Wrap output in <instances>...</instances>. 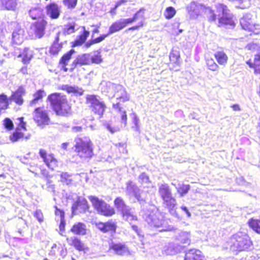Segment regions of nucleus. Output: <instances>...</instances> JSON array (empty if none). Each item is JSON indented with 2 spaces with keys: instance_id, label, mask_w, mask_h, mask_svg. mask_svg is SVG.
<instances>
[{
  "instance_id": "nucleus-4",
  "label": "nucleus",
  "mask_w": 260,
  "mask_h": 260,
  "mask_svg": "<svg viewBox=\"0 0 260 260\" xmlns=\"http://www.w3.org/2000/svg\"><path fill=\"white\" fill-rule=\"evenodd\" d=\"M229 245L231 249L237 251H248L253 248L249 237L242 232L233 235L230 238Z\"/></svg>"
},
{
  "instance_id": "nucleus-2",
  "label": "nucleus",
  "mask_w": 260,
  "mask_h": 260,
  "mask_svg": "<svg viewBox=\"0 0 260 260\" xmlns=\"http://www.w3.org/2000/svg\"><path fill=\"white\" fill-rule=\"evenodd\" d=\"M48 100L57 115L68 116L71 113V106L66 96L60 93H53L48 95Z\"/></svg>"
},
{
  "instance_id": "nucleus-8",
  "label": "nucleus",
  "mask_w": 260,
  "mask_h": 260,
  "mask_svg": "<svg viewBox=\"0 0 260 260\" xmlns=\"http://www.w3.org/2000/svg\"><path fill=\"white\" fill-rule=\"evenodd\" d=\"M86 102L90 105L91 109L94 114L100 117L103 115L106 105L100 97L94 95H88L86 96Z\"/></svg>"
},
{
  "instance_id": "nucleus-5",
  "label": "nucleus",
  "mask_w": 260,
  "mask_h": 260,
  "mask_svg": "<svg viewBox=\"0 0 260 260\" xmlns=\"http://www.w3.org/2000/svg\"><path fill=\"white\" fill-rule=\"evenodd\" d=\"M88 199L98 213L105 216H111L115 214L114 208L104 200L95 196H89Z\"/></svg>"
},
{
  "instance_id": "nucleus-46",
  "label": "nucleus",
  "mask_w": 260,
  "mask_h": 260,
  "mask_svg": "<svg viewBox=\"0 0 260 260\" xmlns=\"http://www.w3.org/2000/svg\"><path fill=\"white\" fill-rule=\"evenodd\" d=\"M62 48L61 44L58 43V41L56 40L52 45L50 48V53L52 54H57Z\"/></svg>"
},
{
  "instance_id": "nucleus-44",
  "label": "nucleus",
  "mask_w": 260,
  "mask_h": 260,
  "mask_svg": "<svg viewBox=\"0 0 260 260\" xmlns=\"http://www.w3.org/2000/svg\"><path fill=\"white\" fill-rule=\"evenodd\" d=\"M206 64L208 69L212 71H217L219 69V66L212 58H206Z\"/></svg>"
},
{
  "instance_id": "nucleus-30",
  "label": "nucleus",
  "mask_w": 260,
  "mask_h": 260,
  "mask_svg": "<svg viewBox=\"0 0 260 260\" xmlns=\"http://www.w3.org/2000/svg\"><path fill=\"white\" fill-rule=\"evenodd\" d=\"M55 214L57 217L59 218V220L60 221L59 225L60 230H64L66 224L64 211L61 209H58L56 206H55Z\"/></svg>"
},
{
  "instance_id": "nucleus-51",
  "label": "nucleus",
  "mask_w": 260,
  "mask_h": 260,
  "mask_svg": "<svg viewBox=\"0 0 260 260\" xmlns=\"http://www.w3.org/2000/svg\"><path fill=\"white\" fill-rule=\"evenodd\" d=\"M77 0H63L64 5L69 9L74 8L77 5Z\"/></svg>"
},
{
  "instance_id": "nucleus-15",
  "label": "nucleus",
  "mask_w": 260,
  "mask_h": 260,
  "mask_svg": "<svg viewBox=\"0 0 260 260\" xmlns=\"http://www.w3.org/2000/svg\"><path fill=\"white\" fill-rule=\"evenodd\" d=\"M162 204L171 215L176 217H178L176 212L177 201L173 196L162 200Z\"/></svg>"
},
{
  "instance_id": "nucleus-42",
  "label": "nucleus",
  "mask_w": 260,
  "mask_h": 260,
  "mask_svg": "<svg viewBox=\"0 0 260 260\" xmlns=\"http://www.w3.org/2000/svg\"><path fill=\"white\" fill-rule=\"evenodd\" d=\"M44 91L43 90H39L34 94V99L30 102V105L33 106L40 99H41L45 95Z\"/></svg>"
},
{
  "instance_id": "nucleus-28",
  "label": "nucleus",
  "mask_w": 260,
  "mask_h": 260,
  "mask_svg": "<svg viewBox=\"0 0 260 260\" xmlns=\"http://www.w3.org/2000/svg\"><path fill=\"white\" fill-rule=\"evenodd\" d=\"M2 6L5 9L14 11L17 7V0H1Z\"/></svg>"
},
{
  "instance_id": "nucleus-53",
  "label": "nucleus",
  "mask_w": 260,
  "mask_h": 260,
  "mask_svg": "<svg viewBox=\"0 0 260 260\" xmlns=\"http://www.w3.org/2000/svg\"><path fill=\"white\" fill-rule=\"evenodd\" d=\"M210 12H205V15H207L208 19L210 21H215L217 15L215 14L212 9L209 7Z\"/></svg>"
},
{
  "instance_id": "nucleus-32",
  "label": "nucleus",
  "mask_w": 260,
  "mask_h": 260,
  "mask_svg": "<svg viewBox=\"0 0 260 260\" xmlns=\"http://www.w3.org/2000/svg\"><path fill=\"white\" fill-rule=\"evenodd\" d=\"M183 246L174 243H171L167 249V253L169 254H175L183 250Z\"/></svg>"
},
{
  "instance_id": "nucleus-49",
  "label": "nucleus",
  "mask_w": 260,
  "mask_h": 260,
  "mask_svg": "<svg viewBox=\"0 0 260 260\" xmlns=\"http://www.w3.org/2000/svg\"><path fill=\"white\" fill-rule=\"evenodd\" d=\"M178 192L180 194L181 197L186 194L190 189L189 185L182 184L179 187H176Z\"/></svg>"
},
{
  "instance_id": "nucleus-3",
  "label": "nucleus",
  "mask_w": 260,
  "mask_h": 260,
  "mask_svg": "<svg viewBox=\"0 0 260 260\" xmlns=\"http://www.w3.org/2000/svg\"><path fill=\"white\" fill-rule=\"evenodd\" d=\"M74 150L82 160H88L93 155V143L88 137L76 138Z\"/></svg>"
},
{
  "instance_id": "nucleus-7",
  "label": "nucleus",
  "mask_w": 260,
  "mask_h": 260,
  "mask_svg": "<svg viewBox=\"0 0 260 260\" xmlns=\"http://www.w3.org/2000/svg\"><path fill=\"white\" fill-rule=\"evenodd\" d=\"M240 22L242 28L250 32V35L260 33L259 25L255 22L253 16L252 14L250 13L246 14L241 18Z\"/></svg>"
},
{
  "instance_id": "nucleus-43",
  "label": "nucleus",
  "mask_w": 260,
  "mask_h": 260,
  "mask_svg": "<svg viewBox=\"0 0 260 260\" xmlns=\"http://www.w3.org/2000/svg\"><path fill=\"white\" fill-rule=\"evenodd\" d=\"M8 107V101L6 95L0 94V112L6 109Z\"/></svg>"
},
{
  "instance_id": "nucleus-38",
  "label": "nucleus",
  "mask_w": 260,
  "mask_h": 260,
  "mask_svg": "<svg viewBox=\"0 0 260 260\" xmlns=\"http://www.w3.org/2000/svg\"><path fill=\"white\" fill-rule=\"evenodd\" d=\"M248 224L254 231L260 234V219L251 218L248 221Z\"/></svg>"
},
{
  "instance_id": "nucleus-20",
  "label": "nucleus",
  "mask_w": 260,
  "mask_h": 260,
  "mask_svg": "<svg viewBox=\"0 0 260 260\" xmlns=\"http://www.w3.org/2000/svg\"><path fill=\"white\" fill-rule=\"evenodd\" d=\"M25 93V90L22 86H20L15 91L13 92L12 95L10 98V100L14 102L18 105H22L23 100L22 96Z\"/></svg>"
},
{
  "instance_id": "nucleus-13",
  "label": "nucleus",
  "mask_w": 260,
  "mask_h": 260,
  "mask_svg": "<svg viewBox=\"0 0 260 260\" xmlns=\"http://www.w3.org/2000/svg\"><path fill=\"white\" fill-rule=\"evenodd\" d=\"M39 154L49 169L53 170L57 166V160L53 154H47L46 150L41 149Z\"/></svg>"
},
{
  "instance_id": "nucleus-59",
  "label": "nucleus",
  "mask_w": 260,
  "mask_h": 260,
  "mask_svg": "<svg viewBox=\"0 0 260 260\" xmlns=\"http://www.w3.org/2000/svg\"><path fill=\"white\" fill-rule=\"evenodd\" d=\"M107 129L112 134H113L119 130L118 127H113L110 124L107 123L106 125Z\"/></svg>"
},
{
  "instance_id": "nucleus-39",
  "label": "nucleus",
  "mask_w": 260,
  "mask_h": 260,
  "mask_svg": "<svg viewBox=\"0 0 260 260\" xmlns=\"http://www.w3.org/2000/svg\"><path fill=\"white\" fill-rule=\"evenodd\" d=\"M113 107L114 109H117L118 112L121 115V118L122 122H124V125L126 124V121H127V116L126 114V111L124 110H123L122 108H120L119 107V103H117L116 104H113Z\"/></svg>"
},
{
  "instance_id": "nucleus-34",
  "label": "nucleus",
  "mask_w": 260,
  "mask_h": 260,
  "mask_svg": "<svg viewBox=\"0 0 260 260\" xmlns=\"http://www.w3.org/2000/svg\"><path fill=\"white\" fill-rule=\"evenodd\" d=\"M24 134L21 129L19 128H17L13 133L10 136V140L13 142H15L19 141L20 139L23 138Z\"/></svg>"
},
{
  "instance_id": "nucleus-37",
  "label": "nucleus",
  "mask_w": 260,
  "mask_h": 260,
  "mask_svg": "<svg viewBox=\"0 0 260 260\" xmlns=\"http://www.w3.org/2000/svg\"><path fill=\"white\" fill-rule=\"evenodd\" d=\"M64 89L68 93H73L76 95H82L84 92V90L82 88H80L77 86H66Z\"/></svg>"
},
{
  "instance_id": "nucleus-50",
  "label": "nucleus",
  "mask_w": 260,
  "mask_h": 260,
  "mask_svg": "<svg viewBox=\"0 0 260 260\" xmlns=\"http://www.w3.org/2000/svg\"><path fill=\"white\" fill-rule=\"evenodd\" d=\"M176 11L173 7H170L166 9L165 15L167 19H171L175 15Z\"/></svg>"
},
{
  "instance_id": "nucleus-54",
  "label": "nucleus",
  "mask_w": 260,
  "mask_h": 260,
  "mask_svg": "<svg viewBox=\"0 0 260 260\" xmlns=\"http://www.w3.org/2000/svg\"><path fill=\"white\" fill-rule=\"evenodd\" d=\"M4 125L8 129H12L13 128V123L12 121L9 118H6L4 120Z\"/></svg>"
},
{
  "instance_id": "nucleus-1",
  "label": "nucleus",
  "mask_w": 260,
  "mask_h": 260,
  "mask_svg": "<svg viewBox=\"0 0 260 260\" xmlns=\"http://www.w3.org/2000/svg\"><path fill=\"white\" fill-rule=\"evenodd\" d=\"M143 218L152 227L158 229L159 231H170L172 228L168 225L164 214L153 205H149L142 211Z\"/></svg>"
},
{
  "instance_id": "nucleus-61",
  "label": "nucleus",
  "mask_w": 260,
  "mask_h": 260,
  "mask_svg": "<svg viewBox=\"0 0 260 260\" xmlns=\"http://www.w3.org/2000/svg\"><path fill=\"white\" fill-rule=\"evenodd\" d=\"M41 175L43 177V178L46 179V180H49V172L45 169H41Z\"/></svg>"
},
{
  "instance_id": "nucleus-11",
  "label": "nucleus",
  "mask_w": 260,
  "mask_h": 260,
  "mask_svg": "<svg viewBox=\"0 0 260 260\" xmlns=\"http://www.w3.org/2000/svg\"><path fill=\"white\" fill-rule=\"evenodd\" d=\"M126 193L130 196H134L141 203L145 202V198L143 196L144 192L137 186L135 183L129 181L126 183Z\"/></svg>"
},
{
  "instance_id": "nucleus-56",
  "label": "nucleus",
  "mask_w": 260,
  "mask_h": 260,
  "mask_svg": "<svg viewBox=\"0 0 260 260\" xmlns=\"http://www.w3.org/2000/svg\"><path fill=\"white\" fill-rule=\"evenodd\" d=\"M139 181L141 183H148L149 181V177L145 173H143L139 176Z\"/></svg>"
},
{
  "instance_id": "nucleus-14",
  "label": "nucleus",
  "mask_w": 260,
  "mask_h": 260,
  "mask_svg": "<svg viewBox=\"0 0 260 260\" xmlns=\"http://www.w3.org/2000/svg\"><path fill=\"white\" fill-rule=\"evenodd\" d=\"M34 119L39 126H43L49 124V118L46 111L38 108L34 113Z\"/></svg>"
},
{
  "instance_id": "nucleus-16",
  "label": "nucleus",
  "mask_w": 260,
  "mask_h": 260,
  "mask_svg": "<svg viewBox=\"0 0 260 260\" xmlns=\"http://www.w3.org/2000/svg\"><path fill=\"white\" fill-rule=\"evenodd\" d=\"M46 24V22L42 19L31 25L30 30L34 32L36 37L41 38L44 36Z\"/></svg>"
},
{
  "instance_id": "nucleus-52",
  "label": "nucleus",
  "mask_w": 260,
  "mask_h": 260,
  "mask_svg": "<svg viewBox=\"0 0 260 260\" xmlns=\"http://www.w3.org/2000/svg\"><path fill=\"white\" fill-rule=\"evenodd\" d=\"M134 118H133V123L134 124V126L133 128L135 131H137L140 133V125H139V119L138 118L137 115L135 113H133Z\"/></svg>"
},
{
  "instance_id": "nucleus-19",
  "label": "nucleus",
  "mask_w": 260,
  "mask_h": 260,
  "mask_svg": "<svg viewBox=\"0 0 260 260\" xmlns=\"http://www.w3.org/2000/svg\"><path fill=\"white\" fill-rule=\"evenodd\" d=\"M129 24L127 19H120L114 22L109 27L108 35L117 32Z\"/></svg>"
},
{
  "instance_id": "nucleus-40",
  "label": "nucleus",
  "mask_w": 260,
  "mask_h": 260,
  "mask_svg": "<svg viewBox=\"0 0 260 260\" xmlns=\"http://www.w3.org/2000/svg\"><path fill=\"white\" fill-rule=\"evenodd\" d=\"M29 14L32 19H36L41 16L42 11L41 8L35 7L29 10Z\"/></svg>"
},
{
  "instance_id": "nucleus-63",
  "label": "nucleus",
  "mask_w": 260,
  "mask_h": 260,
  "mask_svg": "<svg viewBox=\"0 0 260 260\" xmlns=\"http://www.w3.org/2000/svg\"><path fill=\"white\" fill-rule=\"evenodd\" d=\"M247 48L249 50H257L259 49H260V46H259L257 44L255 43L249 44L247 45Z\"/></svg>"
},
{
  "instance_id": "nucleus-57",
  "label": "nucleus",
  "mask_w": 260,
  "mask_h": 260,
  "mask_svg": "<svg viewBox=\"0 0 260 260\" xmlns=\"http://www.w3.org/2000/svg\"><path fill=\"white\" fill-rule=\"evenodd\" d=\"M34 216L38 219L39 222H42L43 221V215L40 210H38L35 212Z\"/></svg>"
},
{
  "instance_id": "nucleus-25",
  "label": "nucleus",
  "mask_w": 260,
  "mask_h": 260,
  "mask_svg": "<svg viewBox=\"0 0 260 260\" xmlns=\"http://www.w3.org/2000/svg\"><path fill=\"white\" fill-rule=\"evenodd\" d=\"M86 225L82 222L75 223L71 229V232L74 234L85 235L86 234Z\"/></svg>"
},
{
  "instance_id": "nucleus-35",
  "label": "nucleus",
  "mask_w": 260,
  "mask_h": 260,
  "mask_svg": "<svg viewBox=\"0 0 260 260\" xmlns=\"http://www.w3.org/2000/svg\"><path fill=\"white\" fill-rule=\"evenodd\" d=\"M144 11L145 9L144 8H141L135 14L133 17L127 18L129 23L131 24L137 20H143L144 17Z\"/></svg>"
},
{
  "instance_id": "nucleus-27",
  "label": "nucleus",
  "mask_w": 260,
  "mask_h": 260,
  "mask_svg": "<svg viewBox=\"0 0 260 260\" xmlns=\"http://www.w3.org/2000/svg\"><path fill=\"white\" fill-rule=\"evenodd\" d=\"M68 242L71 245L74 246L78 250H83L84 245L81 240L77 237L73 236L70 238H67Z\"/></svg>"
},
{
  "instance_id": "nucleus-31",
  "label": "nucleus",
  "mask_w": 260,
  "mask_h": 260,
  "mask_svg": "<svg viewBox=\"0 0 260 260\" xmlns=\"http://www.w3.org/2000/svg\"><path fill=\"white\" fill-rule=\"evenodd\" d=\"M189 233L186 232H181L178 236V240L181 243L188 245L190 243Z\"/></svg>"
},
{
  "instance_id": "nucleus-6",
  "label": "nucleus",
  "mask_w": 260,
  "mask_h": 260,
  "mask_svg": "<svg viewBox=\"0 0 260 260\" xmlns=\"http://www.w3.org/2000/svg\"><path fill=\"white\" fill-rule=\"evenodd\" d=\"M108 90L107 92L109 96L115 97L117 100L122 102L127 101L129 100L128 96L123 86L120 84H116L109 82L106 85Z\"/></svg>"
},
{
  "instance_id": "nucleus-36",
  "label": "nucleus",
  "mask_w": 260,
  "mask_h": 260,
  "mask_svg": "<svg viewBox=\"0 0 260 260\" xmlns=\"http://www.w3.org/2000/svg\"><path fill=\"white\" fill-rule=\"evenodd\" d=\"M114 205L117 210L120 212L128 207L121 197H118L115 199Z\"/></svg>"
},
{
  "instance_id": "nucleus-12",
  "label": "nucleus",
  "mask_w": 260,
  "mask_h": 260,
  "mask_svg": "<svg viewBox=\"0 0 260 260\" xmlns=\"http://www.w3.org/2000/svg\"><path fill=\"white\" fill-rule=\"evenodd\" d=\"M89 208L87 200L82 197H78L74 202L72 207V214L76 215L79 213H84Z\"/></svg>"
},
{
  "instance_id": "nucleus-58",
  "label": "nucleus",
  "mask_w": 260,
  "mask_h": 260,
  "mask_svg": "<svg viewBox=\"0 0 260 260\" xmlns=\"http://www.w3.org/2000/svg\"><path fill=\"white\" fill-rule=\"evenodd\" d=\"M55 186L54 184L51 183L50 180H47V188L46 189L50 192H54Z\"/></svg>"
},
{
  "instance_id": "nucleus-23",
  "label": "nucleus",
  "mask_w": 260,
  "mask_h": 260,
  "mask_svg": "<svg viewBox=\"0 0 260 260\" xmlns=\"http://www.w3.org/2000/svg\"><path fill=\"white\" fill-rule=\"evenodd\" d=\"M12 36L13 42L16 44H20L23 40L24 30L17 25Z\"/></svg>"
},
{
  "instance_id": "nucleus-33",
  "label": "nucleus",
  "mask_w": 260,
  "mask_h": 260,
  "mask_svg": "<svg viewBox=\"0 0 260 260\" xmlns=\"http://www.w3.org/2000/svg\"><path fill=\"white\" fill-rule=\"evenodd\" d=\"M22 56L23 57L22 61L24 63H28L33 56L32 51L28 48H26L24 49Z\"/></svg>"
},
{
  "instance_id": "nucleus-29",
  "label": "nucleus",
  "mask_w": 260,
  "mask_h": 260,
  "mask_svg": "<svg viewBox=\"0 0 260 260\" xmlns=\"http://www.w3.org/2000/svg\"><path fill=\"white\" fill-rule=\"evenodd\" d=\"M214 56L219 64L224 66L227 63L228 57L224 52L217 51L214 53Z\"/></svg>"
},
{
  "instance_id": "nucleus-48",
  "label": "nucleus",
  "mask_w": 260,
  "mask_h": 260,
  "mask_svg": "<svg viewBox=\"0 0 260 260\" xmlns=\"http://www.w3.org/2000/svg\"><path fill=\"white\" fill-rule=\"evenodd\" d=\"M254 64L255 66L254 73L255 74L260 73V54L257 53L254 55Z\"/></svg>"
},
{
  "instance_id": "nucleus-10",
  "label": "nucleus",
  "mask_w": 260,
  "mask_h": 260,
  "mask_svg": "<svg viewBox=\"0 0 260 260\" xmlns=\"http://www.w3.org/2000/svg\"><path fill=\"white\" fill-rule=\"evenodd\" d=\"M186 10L191 19H196L203 15L205 12H210L209 7L196 2H192L187 7Z\"/></svg>"
},
{
  "instance_id": "nucleus-9",
  "label": "nucleus",
  "mask_w": 260,
  "mask_h": 260,
  "mask_svg": "<svg viewBox=\"0 0 260 260\" xmlns=\"http://www.w3.org/2000/svg\"><path fill=\"white\" fill-rule=\"evenodd\" d=\"M217 16L219 25H229L233 26L234 22L232 20V14L230 13L227 7L223 4L216 5Z\"/></svg>"
},
{
  "instance_id": "nucleus-55",
  "label": "nucleus",
  "mask_w": 260,
  "mask_h": 260,
  "mask_svg": "<svg viewBox=\"0 0 260 260\" xmlns=\"http://www.w3.org/2000/svg\"><path fill=\"white\" fill-rule=\"evenodd\" d=\"M90 58L91 60V63H94L98 64V63H101L102 61L101 55H98V54L95 55H93L92 56H90Z\"/></svg>"
},
{
  "instance_id": "nucleus-45",
  "label": "nucleus",
  "mask_w": 260,
  "mask_h": 260,
  "mask_svg": "<svg viewBox=\"0 0 260 260\" xmlns=\"http://www.w3.org/2000/svg\"><path fill=\"white\" fill-rule=\"evenodd\" d=\"M60 181L67 185L71 184L72 183V175L68 173H62L60 174Z\"/></svg>"
},
{
  "instance_id": "nucleus-47",
  "label": "nucleus",
  "mask_w": 260,
  "mask_h": 260,
  "mask_svg": "<svg viewBox=\"0 0 260 260\" xmlns=\"http://www.w3.org/2000/svg\"><path fill=\"white\" fill-rule=\"evenodd\" d=\"M116 229V225L112 221H109L105 223L104 233H106L109 231L115 232Z\"/></svg>"
},
{
  "instance_id": "nucleus-41",
  "label": "nucleus",
  "mask_w": 260,
  "mask_h": 260,
  "mask_svg": "<svg viewBox=\"0 0 260 260\" xmlns=\"http://www.w3.org/2000/svg\"><path fill=\"white\" fill-rule=\"evenodd\" d=\"M75 53L74 49L70 50L68 52L64 54L60 60V63L63 66H66L68 61L71 59L72 55Z\"/></svg>"
},
{
  "instance_id": "nucleus-62",
  "label": "nucleus",
  "mask_w": 260,
  "mask_h": 260,
  "mask_svg": "<svg viewBox=\"0 0 260 260\" xmlns=\"http://www.w3.org/2000/svg\"><path fill=\"white\" fill-rule=\"evenodd\" d=\"M109 35H108V33L106 35H103L100 36L99 37H98L93 40V42L95 44L99 43L102 41H103L107 37H108Z\"/></svg>"
},
{
  "instance_id": "nucleus-22",
  "label": "nucleus",
  "mask_w": 260,
  "mask_h": 260,
  "mask_svg": "<svg viewBox=\"0 0 260 260\" xmlns=\"http://www.w3.org/2000/svg\"><path fill=\"white\" fill-rule=\"evenodd\" d=\"M158 193L162 200L173 196L171 189L167 183L158 184Z\"/></svg>"
},
{
  "instance_id": "nucleus-24",
  "label": "nucleus",
  "mask_w": 260,
  "mask_h": 260,
  "mask_svg": "<svg viewBox=\"0 0 260 260\" xmlns=\"http://www.w3.org/2000/svg\"><path fill=\"white\" fill-rule=\"evenodd\" d=\"M123 219L132 224V221L137 220V217L135 214L134 210L128 206L121 212Z\"/></svg>"
},
{
  "instance_id": "nucleus-64",
  "label": "nucleus",
  "mask_w": 260,
  "mask_h": 260,
  "mask_svg": "<svg viewBox=\"0 0 260 260\" xmlns=\"http://www.w3.org/2000/svg\"><path fill=\"white\" fill-rule=\"evenodd\" d=\"M75 31V26L74 25L70 24L67 26V27L66 29V32L68 34H71L73 33Z\"/></svg>"
},
{
  "instance_id": "nucleus-18",
  "label": "nucleus",
  "mask_w": 260,
  "mask_h": 260,
  "mask_svg": "<svg viewBox=\"0 0 260 260\" xmlns=\"http://www.w3.org/2000/svg\"><path fill=\"white\" fill-rule=\"evenodd\" d=\"M110 249L113 250L116 254L120 255L129 253L128 247L124 243L112 242L110 245Z\"/></svg>"
},
{
  "instance_id": "nucleus-17",
  "label": "nucleus",
  "mask_w": 260,
  "mask_h": 260,
  "mask_svg": "<svg viewBox=\"0 0 260 260\" xmlns=\"http://www.w3.org/2000/svg\"><path fill=\"white\" fill-rule=\"evenodd\" d=\"M61 7L55 3H52L46 6V12L51 19H57L61 12Z\"/></svg>"
},
{
  "instance_id": "nucleus-26",
  "label": "nucleus",
  "mask_w": 260,
  "mask_h": 260,
  "mask_svg": "<svg viewBox=\"0 0 260 260\" xmlns=\"http://www.w3.org/2000/svg\"><path fill=\"white\" fill-rule=\"evenodd\" d=\"M90 55L89 54H84L79 55L74 61L73 63L80 65H86L91 64Z\"/></svg>"
},
{
  "instance_id": "nucleus-60",
  "label": "nucleus",
  "mask_w": 260,
  "mask_h": 260,
  "mask_svg": "<svg viewBox=\"0 0 260 260\" xmlns=\"http://www.w3.org/2000/svg\"><path fill=\"white\" fill-rule=\"evenodd\" d=\"M18 120L19 121V127L22 128L24 131H25L26 129L25 128V123L23 121V117L18 118Z\"/></svg>"
},
{
  "instance_id": "nucleus-21",
  "label": "nucleus",
  "mask_w": 260,
  "mask_h": 260,
  "mask_svg": "<svg viewBox=\"0 0 260 260\" xmlns=\"http://www.w3.org/2000/svg\"><path fill=\"white\" fill-rule=\"evenodd\" d=\"M184 260H205L202 252L197 249H191L186 252Z\"/></svg>"
}]
</instances>
